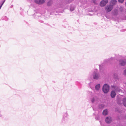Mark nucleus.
<instances>
[{"mask_svg": "<svg viewBox=\"0 0 126 126\" xmlns=\"http://www.w3.org/2000/svg\"><path fill=\"white\" fill-rule=\"evenodd\" d=\"M115 76L114 77V78H117V75L116 74L115 75H114Z\"/></svg>", "mask_w": 126, "mask_h": 126, "instance_id": "19", "label": "nucleus"}, {"mask_svg": "<svg viewBox=\"0 0 126 126\" xmlns=\"http://www.w3.org/2000/svg\"><path fill=\"white\" fill-rule=\"evenodd\" d=\"M124 0H118L119 2L120 3H122L124 1Z\"/></svg>", "mask_w": 126, "mask_h": 126, "instance_id": "16", "label": "nucleus"}, {"mask_svg": "<svg viewBox=\"0 0 126 126\" xmlns=\"http://www.w3.org/2000/svg\"><path fill=\"white\" fill-rule=\"evenodd\" d=\"M91 93V92H89V93Z\"/></svg>", "mask_w": 126, "mask_h": 126, "instance_id": "29", "label": "nucleus"}, {"mask_svg": "<svg viewBox=\"0 0 126 126\" xmlns=\"http://www.w3.org/2000/svg\"><path fill=\"white\" fill-rule=\"evenodd\" d=\"M123 31H124L126 30V29H124L123 30Z\"/></svg>", "mask_w": 126, "mask_h": 126, "instance_id": "24", "label": "nucleus"}, {"mask_svg": "<svg viewBox=\"0 0 126 126\" xmlns=\"http://www.w3.org/2000/svg\"><path fill=\"white\" fill-rule=\"evenodd\" d=\"M100 87V84H98L95 87V88L96 90H99Z\"/></svg>", "mask_w": 126, "mask_h": 126, "instance_id": "14", "label": "nucleus"}, {"mask_svg": "<svg viewBox=\"0 0 126 126\" xmlns=\"http://www.w3.org/2000/svg\"><path fill=\"white\" fill-rule=\"evenodd\" d=\"M117 2V1L116 0H113L111 1V5L112 6L115 5Z\"/></svg>", "mask_w": 126, "mask_h": 126, "instance_id": "10", "label": "nucleus"}, {"mask_svg": "<svg viewBox=\"0 0 126 126\" xmlns=\"http://www.w3.org/2000/svg\"><path fill=\"white\" fill-rule=\"evenodd\" d=\"M116 95L115 92L114 91H112L111 92V95L112 98H114Z\"/></svg>", "mask_w": 126, "mask_h": 126, "instance_id": "9", "label": "nucleus"}, {"mask_svg": "<svg viewBox=\"0 0 126 126\" xmlns=\"http://www.w3.org/2000/svg\"><path fill=\"white\" fill-rule=\"evenodd\" d=\"M118 13V11L117 10H115L113 11V14L114 15H116Z\"/></svg>", "mask_w": 126, "mask_h": 126, "instance_id": "15", "label": "nucleus"}, {"mask_svg": "<svg viewBox=\"0 0 126 126\" xmlns=\"http://www.w3.org/2000/svg\"><path fill=\"white\" fill-rule=\"evenodd\" d=\"M100 123L101 125V126H105L103 124H102V123L100 121Z\"/></svg>", "mask_w": 126, "mask_h": 126, "instance_id": "20", "label": "nucleus"}, {"mask_svg": "<svg viewBox=\"0 0 126 126\" xmlns=\"http://www.w3.org/2000/svg\"><path fill=\"white\" fill-rule=\"evenodd\" d=\"M114 58H113V57H111V58L110 59V60H114Z\"/></svg>", "mask_w": 126, "mask_h": 126, "instance_id": "18", "label": "nucleus"}, {"mask_svg": "<svg viewBox=\"0 0 126 126\" xmlns=\"http://www.w3.org/2000/svg\"><path fill=\"white\" fill-rule=\"evenodd\" d=\"M108 2V0H102L100 3V5L101 7L104 6L106 5Z\"/></svg>", "mask_w": 126, "mask_h": 126, "instance_id": "6", "label": "nucleus"}, {"mask_svg": "<svg viewBox=\"0 0 126 126\" xmlns=\"http://www.w3.org/2000/svg\"><path fill=\"white\" fill-rule=\"evenodd\" d=\"M108 113V110L107 109L104 110L103 112V114L104 115H106Z\"/></svg>", "mask_w": 126, "mask_h": 126, "instance_id": "13", "label": "nucleus"}, {"mask_svg": "<svg viewBox=\"0 0 126 126\" xmlns=\"http://www.w3.org/2000/svg\"><path fill=\"white\" fill-rule=\"evenodd\" d=\"M68 114L67 112L63 113L61 122L62 124H64L67 123L68 122Z\"/></svg>", "mask_w": 126, "mask_h": 126, "instance_id": "1", "label": "nucleus"}, {"mask_svg": "<svg viewBox=\"0 0 126 126\" xmlns=\"http://www.w3.org/2000/svg\"><path fill=\"white\" fill-rule=\"evenodd\" d=\"M123 104L124 106L126 107V98H124L123 100Z\"/></svg>", "mask_w": 126, "mask_h": 126, "instance_id": "12", "label": "nucleus"}, {"mask_svg": "<svg viewBox=\"0 0 126 126\" xmlns=\"http://www.w3.org/2000/svg\"><path fill=\"white\" fill-rule=\"evenodd\" d=\"M113 8V6L111 5L108 6L105 8V10L107 12H109L111 11Z\"/></svg>", "mask_w": 126, "mask_h": 126, "instance_id": "4", "label": "nucleus"}, {"mask_svg": "<svg viewBox=\"0 0 126 126\" xmlns=\"http://www.w3.org/2000/svg\"><path fill=\"white\" fill-rule=\"evenodd\" d=\"M117 91H120V89H118V90H117Z\"/></svg>", "mask_w": 126, "mask_h": 126, "instance_id": "26", "label": "nucleus"}, {"mask_svg": "<svg viewBox=\"0 0 126 126\" xmlns=\"http://www.w3.org/2000/svg\"><path fill=\"white\" fill-rule=\"evenodd\" d=\"M125 118L126 119V115L125 116Z\"/></svg>", "mask_w": 126, "mask_h": 126, "instance_id": "27", "label": "nucleus"}, {"mask_svg": "<svg viewBox=\"0 0 126 126\" xmlns=\"http://www.w3.org/2000/svg\"><path fill=\"white\" fill-rule=\"evenodd\" d=\"M93 79L96 80L98 79L100 77V75L98 73L96 70L93 73Z\"/></svg>", "mask_w": 126, "mask_h": 126, "instance_id": "3", "label": "nucleus"}, {"mask_svg": "<svg viewBox=\"0 0 126 126\" xmlns=\"http://www.w3.org/2000/svg\"><path fill=\"white\" fill-rule=\"evenodd\" d=\"M125 6H126V2L125 3Z\"/></svg>", "mask_w": 126, "mask_h": 126, "instance_id": "28", "label": "nucleus"}, {"mask_svg": "<svg viewBox=\"0 0 126 126\" xmlns=\"http://www.w3.org/2000/svg\"><path fill=\"white\" fill-rule=\"evenodd\" d=\"M102 89L104 92V93H106L109 91V87L108 85L105 84L103 86Z\"/></svg>", "mask_w": 126, "mask_h": 126, "instance_id": "2", "label": "nucleus"}, {"mask_svg": "<svg viewBox=\"0 0 126 126\" xmlns=\"http://www.w3.org/2000/svg\"><path fill=\"white\" fill-rule=\"evenodd\" d=\"M93 84V83H90V84H89V86H90V87L91 88V85H91V84Z\"/></svg>", "mask_w": 126, "mask_h": 126, "instance_id": "22", "label": "nucleus"}, {"mask_svg": "<svg viewBox=\"0 0 126 126\" xmlns=\"http://www.w3.org/2000/svg\"><path fill=\"white\" fill-rule=\"evenodd\" d=\"M124 74L126 75V69L124 71Z\"/></svg>", "mask_w": 126, "mask_h": 126, "instance_id": "17", "label": "nucleus"}, {"mask_svg": "<svg viewBox=\"0 0 126 126\" xmlns=\"http://www.w3.org/2000/svg\"><path fill=\"white\" fill-rule=\"evenodd\" d=\"M97 99H98L97 97H94L92 99L91 101L92 103H94L96 101H97Z\"/></svg>", "mask_w": 126, "mask_h": 126, "instance_id": "11", "label": "nucleus"}, {"mask_svg": "<svg viewBox=\"0 0 126 126\" xmlns=\"http://www.w3.org/2000/svg\"><path fill=\"white\" fill-rule=\"evenodd\" d=\"M45 2L44 0H35V2L38 4H41L44 3Z\"/></svg>", "mask_w": 126, "mask_h": 126, "instance_id": "7", "label": "nucleus"}, {"mask_svg": "<svg viewBox=\"0 0 126 126\" xmlns=\"http://www.w3.org/2000/svg\"><path fill=\"white\" fill-rule=\"evenodd\" d=\"M101 65H99V68H100V69H101Z\"/></svg>", "mask_w": 126, "mask_h": 126, "instance_id": "23", "label": "nucleus"}, {"mask_svg": "<svg viewBox=\"0 0 126 126\" xmlns=\"http://www.w3.org/2000/svg\"><path fill=\"white\" fill-rule=\"evenodd\" d=\"M49 3H48V5H50L49 4Z\"/></svg>", "mask_w": 126, "mask_h": 126, "instance_id": "25", "label": "nucleus"}, {"mask_svg": "<svg viewBox=\"0 0 126 126\" xmlns=\"http://www.w3.org/2000/svg\"><path fill=\"white\" fill-rule=\"evenodd\" d=\"M5 0H4V1H3V3H2V4L1 5V6H0V8H1V6H2V5H3V4L4 3V2H5Z\"/></svg>", "mask_w": 126, "mask_h": 126, "instance_id": "21", "label": "nucleus"}, {"mask_svg": "<svg viewBox=\"0 0 126 126\" xmlns=\"http://www.w3.org/2000/svg\"><path fill=\"white\" fill-rule=\"evenodd\" d=\"M70 10L71 11H73V10H71V9H70Z\"/></svg>", "mask_w": 126, "mask_h": 126, "instance_id": "30", "label": "nucleus"}, {"mask_svg": "<svg viewBox=\"0 0 126 126\" xmlns=\"http://www.w3.org/2000/svg\"><path fill=\"white\" fill-rule=\"evenodd\" d=\"M119 64L122 66H124L126 64V60L125 59H121L119 60Z\"/></svg>", "mask_w": 126, "mask_h": 126, "instance_id": "5", "label": "nucleus"}, {"mask_svg": "<svg viewBox=\"0 0 126 126\" xmlns=\"http://www.w3.org/2000/svg\"><path fill=\"white\" fill-rule=\"evenodd\" d=\"M112 119L110 117H107L105 119V121L107 123H110L112 121Z\"/></svg>", "mask_w": 126, "mask_h": 126, "instance_id": "8", "label": "nucleus"}]
</instances>
